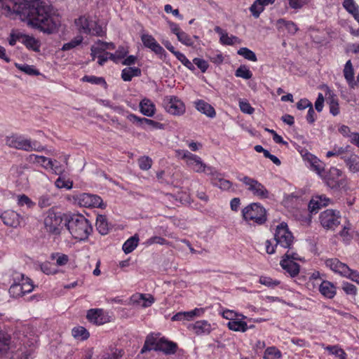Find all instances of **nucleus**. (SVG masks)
Returning a JSON list of instances; mask_svg holds the SVG:
<instances>
[{"label":"nucleus","mask_w":359,"mask_h":359,"mask_svg":"<svg viewBox=\"0 0 359 359\" xmlns=\"http://www.w3.org/2000/svg\"><path fill=\"white\" fill-rule=\"evenodd\" d=\"M193 63L197 66V67L201 71L202 73L206 72L209 68L208 62L204 59L195 57L193 60Z\"/></svg>","instance_id":"338daca9"},{"label":"nucleus","mask_w":359,"mask_h":359,"mask_svg":"<svg viewBox=\"0 0 359 359\" xmlns=\"http://www.w3.org/2000/svg\"><path fill=\"white\" fill-rule=\"evenodd\" d=\"M325 349L331 354L337 356L339 359H346V353L345 351L337 346H327Z\"/></svg>","instance_id":"6e6d98bb"},{"label":"nucleus","mask_w":359,"mask_h":359,"mask_svg":"<svg viewBox=\"0 0 359 359\" xmlns=\"http://www.w3.org/2000/svg\"><path fill=\"white\" fill-rule=\"evenodd\" d=\"M325 265L330 270L342 277H346L350 273L351 268L337 258H328L325 260Z\"/></svg>","instance_id":"ddd939ff"},{"label":"nucleus","mask_w":359,"mask_h":359,"mask_svg":"<svg viewBox=\"0 0 359 359\" xmlns=\"http://www.w3.org/2000/svg\"><path fill=\"white\" fill-rule=\"evenodd\" d=\"M167 23L170 29V32L177 36V40L183 45L192 47L194 45V38L197 39L196 36L193 37L188 34L187 32L183 31L180 25L171 20H168Z\"/></svg>","instance_id":"f8f14e48"},{"label":"nucleus","mask_w":359,"mask_h":359,"mask_svg":"<svg viewBox=\"0 0 359 359\" xmlns=\"http://www.w3.org/2000/svg\"><path fill=\"white\" fill-rule=\"evenodd\" d=\"M142 71L137 67H128L121 71V79L124 81H130L133 77L140 76Z\"/></svg>","instance_id":"7c9ffc66"},{"label":"nucleus","mask_w":359,"mask_h":359,"mask_svg":"<svg viewBox=\"0 0 359 359\" xmlns=\"http://www.w3.org/2000/svg\"><path fill=\"white\" fill-rule=\"evenodd\" d=\"M78 202L81 206L86 208H102V199L97 195L83 193L78 196Z\"/></svg>","instance_id":"dca6fc26"},{"label":"nucleus","mask_w":359,"mask_h":359,"mask_svg":"<svg viewBox=\"0 0 359 359\" xmlns=\"http://www.w3.org/2000/svg\"><path fill=\"white\" fill-rule=\"evenodd\" d=\"M18 205L20 207L26 205L27 208H33L35 206V203L33 202L25 194L18 196Z\"/></svg>","instance_id":"864d4df0"},{"label":"nucleus","mask_w":359,"mask_h":359,"mask_svg":"<svg viewBox=\"0 0 359 359\" xmlns=\"http://www.w3.org/2000/svg\"><path fill=\"white\" fill-rule=\"evenodd\" d=\"M4 224L8 226L16 228L20 224L21 216L13 210L4 211L1 215Z\"/></svg>","instance_id":"6ab92c4d"},{"label":"nucleus","mask_w":359,"mask_h":359,"mask_svg":"<svg viewBox=\"0 0 359 359\" xmlns=\"http://www.w3.org/2000/svg\"><path fill=\"white\" fill-rule=\"evenodd\" d=\"M274 240L276 245H279L283 248H287L288 250L292 248L294 236L292 232L289 231L286 223L282 222L277 226L274 233Z\"/></svg>","instance_id":"0eeeda50"},{"label":"nucleus","mask_w":359,"mask_h":359,"mask_svg":"<svg viewBox=\"0 0 359 359\" xmlns=\"http://www.w3.org/2000/svg\"><path fill=\"white\" fill-rule=\"evenodd\" d=\"M238 55L243 56L245 59L252 61L256 62L257 61V57L256 54L251 50L248 48L243 47L238 50Z\"/></svg>","instance_id":"603ef678"},{"label":"nucleus","mask_w":359,"mask_h":359,"mask_svg":"<svg viewBox=\"0 0 359 359\" xmlns=\"http://www.w3.org/2000/svg\"><path fill=\"white\" fill-rule=\"evenodd\" d=\"M11 335L7 332L0 331V355L6 353L10 348Z\"/></svg>","instance_id":"58836bf2"},{"label":"nucleus","mask_w":359,"mask_h":359,"mask_svg":"<svg viewBox=\"0 0 359 359\" xmlns=\"http://www.w3.org/2000/svg\"><path fill=\"white\" fill-rule=\"evenodd\" d=\"M138 165L141 170H148L152 165V160L149 156H142L138 159Z\"/></svg>","instance_id":"e2e57ef3"},{"label":"nucleus","mask_w":359,"mask_h":359,"mask_svg":"<svg viewBox=\"0 0 359 359\" xmlns=\"http://www.w3.org/2000/svg\"><path fill=\"white\" fill-rule=\"evenodd\" d=\"M209 177L212 184L223 191H229L232 187V182L228 180L224 179L223 174L218 172L215 168Z\"/></svg>","instance_id":"f3484780"},{"label":"nucleus","mask_w":359,"mask_h":359,"mask_svg":"<svg viewBox=\"0 0 359 359\" xmlns=\"http://www.w3.org/2000/svg\"><path fill=\"white\" fill-rule=\"evenodd\" d=\"M81 81L92 84L103 86L104 87L107 86V82L103 77H99L93 75H85L82 77Z\"/></svg>","instance_id":"49530a36"},{"label":"nucleus","mask_w":359,"mask_h":359,"mask_svg":"<svg viewBox=\"0 0 359 359\" xmlns=\"http://www.w3.org/2000/svg\"><path fill=\"white\" fill-rule=\"evenodd\" d=\"M176 153L177 156L184 160L187 165L195 172H203L209 176L215 169V167L205 164L200 156L191 153L188 150L179 149L176 151Z\"/></svg>","instance_id":"20e7f679"},{"label":"nucleus","mask_w":359,"mask_h":359,"mask_svg":"<svg viewBox=\"0 0 359 359\" xmlns=\"http://www.w3.org/2000/svg\"><path fill=\"white\" fill-rule=\"evenodd\" d=\"M243 219L248 224L259 226L264 224L267 221L266 208L259 203H251L242 209Z\"/></svg>","instance_id":"7ed1b4c3"},{"label":"nucleus","mask_w":359,"mask_h":359,"mask_svg":"<svg viewBox=\"0 0 359 359\" xmlns=\"http://www.w3.org/2000/svg\"><path fill=\"white\" fill-rule=\"evenodd\" d=\"M89 35L102 36L104 34V32L102 29V27L98 25L95 21L92 20L90 32L88 34Z\"/></svg>","instance_id":"052dcab7"},{"label":"nucleus","mask_w":359,"mask_h":359,"mask_svg":"<svg viewBox=\"0 0 359 359\" xmlns=\"http://www.w3.org/2000/svg\"><path fill=\"white\" fill-rule=\"evenodd\" d=\"M237 179L241 182L255 197L259 199H266L269 198V191L264 184L258 180L250 177L247 175L238 176Z\"/></svg>","instance_id":"423d86ee"},{"label":"nucleus","mask_w":359,"mask_h":359,"mask_svg":"<svg viewBox=\"0 0 359 359\" xmlns=\"http://www.w3.org/2000/svg\"><path fill=\"white\" fill-rule=\"evenodd\" d=\"M87 320L96 325H101L108 322L104 310L102 309H90L87 311Z\"/></svg>","instance_id":"a211bd4d"},{"label":"nucleus","mask_w":359,"mask_h":359,"mask_svg":"<svg viewBox=\"0 0 359 359\" xmlns=\"http://www.w3.org/2000/svg\"><path fill=\"white\" fill-rule=\"evenodd\" d=\"M235 76L248 80L252 77V73L246 65H243L236 70Z\"/></svg>","instance_id":"09e8293b"},{"label":"nucleus","mask_w":359,"mask_h":359,"mask_svg":"<svg viewBox=\"0 0 359 359\" xmlns=\"http://www.w3.org/2000/svg\"><path fill=\"white\" fill-rule=\"evenodd\" d=\"M188 328L197 335L209 334L212 331L210 323L205 320H197L189 325Z\"/></svg>","instance_id":"4be33fe9"},{"label":"nucleus","mask_w":359,"mask_h":359,"mask_svg":"<svg viewBox=\"0 0 359 359\" xmlns=\"http://www.w3.org/2000/svg\"><path fill=\"white\" fill-rule=\"evenodd\" d=\"M6 144L11 148L25 151H42L45 149V147L37 141H32L30 138H26L24 135L16 133L7 136Z\"/></svg>","instance_id":"39448f33"},{"label":"nucleus","mask_w":359,"mask_h":359,"mask_svg":"<svg viewBox=\"0 0 359 359\" xmlns=\"http://www.w3.org/2000/svg\"><path fill=\"white\" fill-rule=\"evenodd\" d=\"M318 290L320 294L327 299H333L337 294V286L332 282L323 280L319 284Z\"/></svg>","instance_id":"aec40b11"},{"label":"nucleus","mask_w":359,"mask_h":359,"mask_svg":"<svg viewBox=\"0 0 359 359\" xmlns=\"http://www.w3.org/2000/svg\"><path fill=\"white\" fill-rule=\"evenodd\" d=\"M163 107L166 112L173 116H182L185 113L184 103L177 96L167 95L163 100Z\"/></svg>","instance_id":"6e6552de"},{"label":"nucleus","mask_w":359,"mask_h":359,"mask_svg":"<svg viewBox=\"0 0 359 359\" xmlns=\"http://www.w3.org/2000/svg\"><path fill=\"white\" fill-rule=\"evenodd\" d=\"M276 26L278 31L286 29L289 33L292 34H295L298 30V27L294 22L285 20L283 18L276 21Z\"/></svg>","instance_id":"2f4dec72"},{"label":"nucleus","mask_w":359,"mask_h":359,"mask_svg":"<svg viewBox=\"0 0 359 359\" xmlns=\"http://www.w3.org/2000/svg\"><path fill=\"white\" fill-rule=\"evenodd\" d=\"M18 277L20 278L19 280H20V285L22 286L24 294L30 293L33 291L34 285L33 284V281L29 277H27L24 274L19 273H18Z\"/></svg>","instance_id":"e433bc0d"},{"label":"nucleus","mask_w":359,"mask_h":359,"mask_svg":"<svg viewBox=\"0 0 359 359\" xmlns=\"http://www.w3.org/2000/svg\"><path fill=\"white\" fill-rule=\"evenodd\" d=\"M177 344L175 342L169 341L163 337L158 339L157 351H161L165 355H172L176 353Z\"/></svg>","instance_id":"b1692460"},{"label":"nucleus","mask_w":359,"mask_h":359,"mask_svg":"<svg viewBox=\"0 0 359 359\" xmlns=\"http://www.w3.org/2000/svg\"><path fill=\"white\" fill-rule=\"evenodd\" d=\"M140 111L144 116L153 117L156 111L155 104L149 98L144 97L140 102Z\"/></svg>","instance_id":"a878e982"},{"label":"nucleus","mask_w":359,"mask_h":359,"mask_svg":"<svg viewBox=\"0 0 359 359\" xmlns=\"http://www.w3.org/2000/svg\"><path fill=\"white\" fill-rule=\"evenodd\" d=\"M0 8L18 15L45 33H53L59 25L51 16L50 5L43 0H0Z\"/></svg>","instance_id":"f257e3e1"},{"label":"nucleus","mask_w":359,"mask_h":359,"mask_svg":"<svg viewBox=\"0 0 359 359\" xmlns=\"http://www.w3.org/2000/svg\"><path fill=\"white\" fill-rule=\"evenodd\" d=\"M126 118L131 123L135 124L139 127H142L144 129L146 128L144 126V124L149 126L154 129H164V125L160 122L140 117L135 114L130 113L126 116Z\"/></svg>","instance_id":"4468645a"},{"label":"nucleus","mask_w":359,"mask_h":359,"mask_svg":"<svg viewBox=\"0 0 359 359\" xmlns=\"http://www.w3.org/2000/svg\"><path fill=\"white\" fill-rule=\"evenodd\" d=\"M158 345V339L153 334L151 333L146 337L144 345L140 351L142 354L145 353L151 350L157 351Z\"/></svg>","instance_id":"cd10ccee"},{"label":"nucleus","mask_w":359,"mask_h":359,"mask_svg":"<svg viewBox=\"0 0 359 359\" xmlns=\"http://www.w3.org/2000/svg\"><path fill=\"white\" fill-rule=\"evenodd\" d=\"M309 161L312 170H314L321 177L325 171L324 169L323 163L320 161L317 157L313 155H311Z\"/></svg>","instance_id":"79ce46f5"},{"label":"nucleus","mask_w":359,"mask_h":359,"mask_svg":"<svg viewBox=\"0 0 359 359\" xmlns=\"http://www.w3.org/2000/svg\"><path fill=\"white\" fill-rule=\"evenodd\" d=\"M321 178L331 189H338L344 182L343 172L336 167H331L327 171H325Z\"/></svg>","instance_id":"9d476101"},{"label":"nucleus","mask_w":359,"mask_h":359,"mask_svg":"<svg viewBox=\"0 0 359 359\" xmlns=\"http://www.w3.org/2000/svg\"><path fill=\"white\" fill-rule=\"evenodd\" d=\"M205 309L203 308H196L189 311L178 312L172 318V321L191 320L194 317H200L203 315Z\"/></svg>","instance_id":"412c9836"},{"label":"nucleus","mask_w":359,"mask_h":359,"mask_svg":"<svg viewBox=\"0 0 359 359\" xmlns=\"http://www.w3.org/2000/svg\"><path fill=\"white\" fill-rule=\"evenodd\" d=\"M62 222L61 215L53 210H48L44 218V225L47 231L53 234L60 233V226Z\"/></svg>","instance_id":"9b49d317"},{"label":"nucleus","mask_w":359,"mask_h":359,"mask_svg":"<svg viewBox=\"0 0 359 359\" xmlns=\"http://www.w3.org/2000/svg\"><path fill=\"white\" fill-rule=\"evenodd\" d=\"M25 36V34L18 31L13 29L11 32L9 34V36L8 37V42L10 46H14L17 41H20L22 43V41L24 39V36Z\"/></svg>","instance_id":"8fccbe9b"},{"label":"nucleus","mask_w":359,"mask_h":359,"mask_svg":"<svg viewBox=\"0 0 359 359\" xmlns=\"http://www.w3.org/2000/svg\"><path fill=\"white\" fill-rule=\"evenodd\" d=\"M131 301L144 308L151 306L155 302L154 297L150 294L136 293L132 295Z\"/></svg>","instance_id":"393cba45"},{"label":"nucleus","mask_w":359,"mask_h":359,"mask_svg":"<svg viewBox=\"0 0 359 359\" xmlns=\"http://www.w3.org/2000/svg\"><path fill=\"white\" fill-rule=\"evenodd\" d=\"M139 237L137 234L130 237L123 244L122 249L126 254L132 252L138 245Z\"/></svg>","instance_id":"c9c22d12"},{"label":"nucleus","mask_w":359,"mask_h":359,"mask_svg":"<svg viewBox=\"0 0 359 359\" xmlns=\"http://www.w3.org/2000/svg\"><path fill=\"white\" fill-rule=\"evenodd\" d=\"M330 199L325 195L316 196L311 200L309 207L311 211H316L320 209L322 207L326 206L329 204Z\"/></svg>","instance_id":"c85d7f7f"},{"label":"nucleus","mask_w":359,"mask_h":359,"mask_svg":"<svg viewBox=\"0 0 359 359\" xmlns=\"http://www.w3.org/2000/svg\"><path fill=\"white\" fill-rule=\"evenodd\" d=\"M348 147L349 146H347L346 147L334 146L331 151H329L326 153L325 156L327 158H330L332 156H339L340 155L345 154L348 151Z\"/></svg>","instance_id":"13d9d810"},{"label":"nucleus","mask_w":359,"mask_h":359,"mask_svg":"<svg viewBox=\"0 0 359 359\" xmlns=\"http://www.w3.org/2000/svg\"><path fill=\"white\" fill-rule=\"evenodd\" d=\"M92 20L85 16H81L75 20V25L80 33L88 34L90 32Z\"/></svg>","instance_id":"473e14b6"},{"label":"nucleus","mask_w":359,"mask_h":359,"mask_svg":"<svg viewBox=\"0 0 359 359\" xmlns=\"http://www.w3.org/2000/svg\"><path fill=\"white\" fill-rule=\"evenodd\" d=\"M56 187L58 189H71L73 182L69 180H65L63 177H59L55 182Z\"/></svg>","instance_id":"4d7b16f0"},{"label":"nucleus","mask_w":359,"mask_h":359,"mask_svg":"<svg viewBox=\"0 0 359 359\" xmlns=\"http://www.w3.org/2000/svg\"><path fill=\"white\" fill-rule=\"evenodd\" d=\"M23 38L24 39L22 41V43L24 44L27 49L35 52L39 51V41L35 39V38L27 34H25Z\"/></svg>","instance_id":"37998d69"},{"label":"nucleus","mask_w":359,"mask_h":359,"mask_svg":"<svg viewBox=\"0 0 359 359\" xmlns=\"http://www.w3.org/2000/svg\"><path fill=\"white\" fill-rule=\"evenodd\" d=\"M344 76L349 86L354 83V69L351 60H348L344 68Z\"/></svg>","instance_id":"4c0bfd02"},{"label":"nucleus","mask_w":359,"mask_h":359,"mask_svg":"<svg viewBox=\"0 0 359 359\" xmlns=\"http://www.w3.org/2000/svg\"><path fill=\"white\" fill-rule=\"evenodd\" d=\"M219 41L223 45L233 46L236 43L239 42V39L233 35L229 36L227 32H226L220 36Z\"/></svg>","instance_id":"5fc2aeb1"},{"label":"nucleus","mask_w":359,"mask_h":359,"mask_svg":"<svg viewBox=\"0 0 359 359\" xmlns=\"http://www.w3.org/2000/svg\"><path fill=\"white\" fill-rule=\"evenodd\" d=\"M341 215L339 211L327 209L319 215V221L322 226L327 230H334L340 224Z\"/></svg>","instance_id":"1a4fd4ad"},{"label":"nucleus","mask_w":359,"mask_h":359,"mask_svg":"<svg viewBox=\"0 0 359 359\" xmlns=\"http://www.w3.org/2000/svg\"><path fill=\"white\" fill-rule=\"evenodd\" d=\"M66 222L67 229L76 240H87L93 231L90 222L83 215H69L67 216Z\"/></svg>","instance_id":"f03ea898"},{"label":"nucleus","mask_w":359,"mask_h":359,"mask_svg":"<svg viewBox=\"0 0 359 359\" xmlns=\"http://www.w3.org/2000/svg\"><path fill=\"white\" fill-rule=\"evenodd\" d=\"M194 107L198 111L206 115L208 117L214 118L216 116L215 108L203 100L195 101Z\"/></svg>","instance_id":"bb28decb"},{"label":"nucleus","mask_w":359,"mask_h":359,"mask_svg":"<svg viewBox=\"0 0 359 359\" xmlns=\"http://www.w3.org/2000/svg\"><path fill=\"white\" fill-rule=\"evenodd\" d=\"M264 10V6L262 4L257 3V0H255L250 7V11L255 18H258Z\"/></svg>","instance_id":"bf43d9fd"},{"label":"nucleus","mask_w":359,"mask_h":359,"mask_svg":"<svg viewBox=\"0 0 359 359\" xmlns=\"http://www.w3.org/2000/svg\"><path fill=\"white\" fill-rule=\"evenodd\" d=\"M83 41V38L81 35H78L76 37H74L73 39H72L69 42L65 43L63 44L61 50L63 51H67L71 49H73L76 48V46H79L82 43Z\"/></svg>","instance_id":"3c124183"},{"label":"nucleus","mask_w":359,"mask_h":359,"mask_svg":"<svg viewBox=\"0 0 359 359\" xmlns=\"http://www.w3.org/2000/svg\"><path fill=\"white\" fill-rule=\"evenodd\" d=\"M96 228L102 235H106L109 232V224L104 215H99L96 219Z\"/></svg>","instance_id":"ea45409f"},{"label":"nucleus","mask_w":359,"mask_h":359,"mask_svg":"<svg viewBox=\"0 0 359 359\" xmlns=\"http://www.w3.org/2000/svg\"><path fill=\"white\" fill-rule=\"evenodd\" d=\"M159 244L161 245H168L170 243L161 236H152L147 240L146 244L147 245H151L153 244Z\"/></svg>","instance_id":"0e129e2a"},{"label":"nucleus","mask_w":359,"mask_h":359,"mask_svg":"<svg viewBox=\"0 0 359 359\" xmlns=\"http://www.w3.org/2000/svg\"><path fill=\"white\" fill-rule=\"evenodd\" d=\"M18 273H15L13 275V283L8 290L9 294L14 298H18L25 295L20 285V280H19L20 278L18 277Z\"/></svg>","instance_id":"c756f323"},{"label":"nucleus","mask_w":359,"mask_h":359,"mask_svg":"<svg viewBox=\"0 0 359 359\" xmlns=\"http://www.w3.org/2000/svg\"><path fill=\"white\" fill-rule=\"evenodd\" d=\"M238 104L240 109L243 113L248 114H252L254 113L255 109L250 105L248 100L240 99Z\"/></svg>","instance_id":"680f3d73"},{"label":"nucleus","mask_w":359,"mask_h":359,"mask_svg":"<svg viewBox=\"0 0 359 359\" xmlns=\"http://www.w3.org/2000/svg\"><path fill=\"white\" fill-rule=\"evenodd\" d=\"M123 354V350L116 348L111 353H105L103 355V359H121Z\"/></svg>","instance_id":"774afa93"},{"label":"nucleus","mask_w":359,"mask_h":359,"mask_svg":"<svg viewBox=\"0 0 359 359\" xmlns=\"http://www.w3.org/2000/svg\"><path fill=\"white\" fill-rule=\"evenodd\" d=\"M72 334L75 339L82 341L88 339L90 337L89 332L83 326L74 327L72 330Z\"/></svg>","instance_id":"a19ab883"},{"label":"nucleus","mask_w":359,"mask_h":359,"mask_svg":"<svg viewBox=\"0 0 359 359\" xmlns=\"http://www.w3.org/2000/svg\"><path fill=\"white\" fill-rule=\"evenodd\" d=\"M350 171L353 172H359V156L352 154L349 157L342 156Z\"/></svg>","instance_id":"f704fd0d"},{"label":"nucleus","mask_w":359,"mask_h":359,"mask_svg":"<svg viewBox=\"0 0 359 359\" xmlns=\"http://www.w3.org/2000/svg\"><path fill=\"white\" fill-rule=\"evenodd\" d=\"M56 264L57 266H65L69 262V257L67 255L60 253H53L51 255V259L53 260L56 257Z\"/></svg>","instance_id":"69168bd1"},{"label":"nucleus","mask_w":359,"mask_h":359,"mask_svg":"<svg viewBox=\"0 0 359 359\" xmlns=\"http://www.w3.org/2000/svg\"><path fill=\"white\" fill-rule=\"evenodd\" d=\"M227 327L231 330L241 332H245L249 329L246 322L236 318L232 321H229Z\"/></svg>","instance_id":"72a5a7b5"},{"label":"nucleus","mask_w":359,"mask_h":359,"mask_svg":"<svg viewBox=\"0 0 359 359\" xmlns=\"http://www.w3.org/2000/svg\"><path fill=\"white\" fill-rule=\"evenodd\" d=\"M141 40L146 48L151 49L155 54L159 55L161 59L163 58V56L165 57L167 55L166 51L152 35L143 34L141 36Z\"/></svg>","instance_id":"2eb2a0df"},{"label":"nucleus","mask_w":359,"mask_h":359,"mask_svg":"<svg viewBox=\"0 0 359 359\" xmlns=\"http://www.w3.org/2000/svg\"><path fill=\"white\" fill-rule=\"evenodd\" d=\"M259 283L269 288H275L280 284V281L276 279H273L269 276H261L259 279Z\"/></svg>","instance_id":"de8ad7c7"},{"label":"nucleus","mask_w":359,"mask_h":359,"mask_svg":"<svg viewBox=\"0 0 359 359\" xmlns=\"http://www.w3.org/2000/svg\"><path fill=\"white\" fill-rule=\"evenodd\" d=\"M264 359H281L282 353L276 346H269L264 351Z\"/></svg>","instance_id":"c03bdc74"},{"label":"nucleus","mask_w":359,"mask_h":359,"mask_svg":"<svg viewBox=\"0 0 359 359\" xmlns=\"http://www.w3.org/2000/svg\"><path fill=\"white\" fill-rule=\"evenodd\" d=\"M280 265L285 273H288L292 278L297 276L299 273L300 266L293 260L287 258H282Z\"/></svg>","instance_id":"5701e85b"},{"label":"nucleus","mask_w":359,"mask_h":359,"mask_svg":"<svg viewBox=\"0 0 359 359\" xmlns=\"http://www.w3.org/2000/svg\"><path fill=\"white\" fill-rule=\"evenodd\" d=\"M30 158H34V163H36L41 165L42 167H43L44 168H46L47 170L49 169V167H51L53 165V161L51 159H50L47 157H45L43 156L32 154L30 156Z\"/></svg>","instance_id":"a18cd8bd"}]
</instances>
